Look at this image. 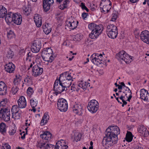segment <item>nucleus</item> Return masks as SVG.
Returning <instances> with one entry per match:
<instances>
[{
  "label": "nucleus",
  "mask_w": 149,
  "mask_h": 149,
  "mask_svg": "<svg viewBox=\"0 0 149 149\" xmlns=\"http://www.w3.org/2000/svg\"><path fill=\"white\" fill-rule=\"evenodd\" d=\"M126 141L128 142H131L132 140L133 136L132 133L130 132H127L125 137Z\"/></svg>",
  "instance_id": "nucleus-39"
},
{
  "label": "nucleus",
  "mask_w": 149,
  "mask_h": 149,
  "mask_svg": "<svg viewBox=\"0 0 149 149\" xmlns=\"http://www.w3.org/2000/svg\"><path fill=\"white\" fill-rule=\"evenodd\" d=\"M17 86H15V87H13L11 90V93L13 94H15L17 91H18L19 88Z\"/></svg>",
  "instance_id": "nucleus-51"
},
{
  "label": "nucleus",
  "mask_w": 149,
  "mask_h": 149,
  "mask_svg": "<svg viewBox=\"0 0 149 149\" xmlns=\"http://www.w3.org/2000/svg\"><path fill=\"white\" fill-rule=\"evenodd\" d=\"M12 118L15 119H18L20 118L21 117V113L20 112L13 113Z\"/></svg>",
  "instance_id": "nucleus-44"
},
{
  "label": "nucleus",
  "mask_w": 149,
  "mask_h": 149,
  "mask_svg": "<svg viewBox=\"0 0 149 149\" xmlns=\"http://www.w3.org/2000/svg\"><path fill=\"white\" fill-rule=\"evenodd\" d=\"M96 55L98 56V59L101 60L102 61H103L102 60L103 57L102 54H96Z\"/></svg>",
  "instance_id": "nucleus-58"
},
{
  "label": "nucleus",
  "mask_w": 149,
  "mask_h": 149,
  "mask_svg": "<svg viewBox=\"0 0 149 149\" xmlns=\"http://www.w3.org/2000/svg\"><path fill=\"white\" fill-rule=\"evenodd\" d=\"M54 3L53 0H44L43 3V6L44 10L47 12L50 9V7Z\"/></svg>",
  "instance_id": "nucleus-19"
},
{
  "label": "nucleus",
  "mask_w": 149,
  "mask_h": 149,
  "mask_svg": "<svg viewBox=\"0 0 149 149\" xmlns=\"http://www.w3.org/2000/svg\"><path fill=\"white\" fill-rule=\"evenodd\" d=\"M117 18V15L116 14L113 13L112 15L111 20L115 21Z\"/></svg>",
  "instance_id": "nucleus-57"
},
{
  "label": "nucleus",
  "mask_w": 149,
  "mask_h": 149,
  "mask_svg": "<svg viewBox=\"0 0 149 149\" xmlns=\"http://www.w3.org/2000/svg\"><path fill=\"white\" fill-rule=\"evenodd\" d=\"M14 56V53L11 50H9L7 52L6 54L7 57L8 58L11 59Z\"/></svg>",
  "instance_id": "nucleus-45"
},
{
  "label": "nucleus",
  "mask_w": 149,
  "mask_h": 149,
  "mask_svg": "<svg viewBox=\"0 0 149 149\" xmlns=\"http://www.w3.org/2000/svg\"><path fill=\"white\" fill-rule=\"evenodd\" d=\"M7 93V87L3 81H0V95H4Z\"/></svg>",
  "instance_id": "nucleus-27"
},
{
  "label": "nucleus",
  "mask_w": 149,
  "mask_h": 149,
  "mask_svg": "<svg viewBox=\"0 0 149 149\" xmlns=\"http://www.w3.org/2000/svg\"><path fill=\"white\" fill-rule=\"evenodd\" d=\"M6 125L3 123L0 124V132L2 134L6 133Z\"/></svg>",
  "instance_id": "nucleus-41"
},
{
  "label": "nucleus",
  "mask_w": 149,
  "mask_h": 149,
  "mask_svg": "<svg viewBox=\"0 0 149 149\" xmlns=\"http://www.w3.org/2000/svg\"><path fill=\"white\" fill-rule=\"evenodd\" d=\"M60 75L64 77V79H65L66 80H68L69 81L72 82V81H73L72 79V77L71 76V74L69 73V72H66Z\"/></svg>",
  "instance_id": "nucleus-31"
},
{
  "label": "nucleus",
  "mask_w": 149,
  "mask_h": 149,
  "mask_svg": "<svg viewBox=\"0 0 149 149\" xmlns=\"http://www.w3.org/2000/svg\"><path fill=\"white\" fill-rule=\"evenodd\" d=\"M53 89L56 95H57L58 94H60L64 91H66L59 80L58 79L56 80L55 81Z\"/></svg>",
  "instance_id": "nucleus-9"
},
{
  "label": "nucleus",
  "mask_w": 149,
  "mask_h": 149,
  "mask_svg": "<svg viewBox=\"0 0 149 149\" xmlns=\"http://www.w3.org/2000/svg\"><path fill=\"white\" fill-rule=\"evenodd\" d=\"M34 20L36 26L38 27H40L42 25V18L40 15L37 14L34 15Z\"/></svg>",
  "instance_id": "nucleus-26"
},
{
  "label": "nucleus",
  "mask_w": 149,
  "mask_h": 149,
  "mask_svg": "<svg viewBox=\"0 0 149 149\" xmlns=\"http://www.w3.org/2000/svg\"><path fill=\"white\" fill-rule=\"evenodd\" d=\"M64 77L62 75H60L59 77V80L61 83L62 86L65 89L66 91L68 90V88H69L71 85L72 82L68 81V80H65L64 79Z\"/></svg>",
  "instance_id": "nucleus-17"
},
{
  "label": "nucleus",
  "mask_w": 149,
  "mask_h": 149,
  "mask_svg": "<svg viewBox=\"0 0 149 149\" xmlns=\"http://www.w3.org/2000/svg\"><path fill=\"white\" fill-rule=\"evenodd\" d=\"M93 6L92 7V8H91V10H92V11H94V10H95V7H96V6H95L94 5V4H93Z\"/></svg>",
  "instance_id": "nucleus-61"
},
{
  "label": "nucleus",
  "mask_w": 149,
  "mask_h": 149,
  "mask_svg": "<svg viewBox=\"0 0 149 149\" xmlns=\"http://www.w3.org/2000/svg\"><path fill=\"white\" fill-rule=\"evenodd\" d=\"M131 57L127 54L125 51L122 50L120 51L117 54L116 58L119 61L122 62L124 61L126 63H129L132 59Z\"/></svg>",
  "instance_id": "nucleus-6"
},
{
  "label": "nucleus",
  "mask_w": 149,
  "mask_h": 149,
  "mask_svg": "<svg viewBox=\"0 0 149 149\" xmlns=\"http://www.w3.org/2000/svg\"><path fill=\"white\" fill-rule=\"evenodd\" d=\"M99 107V104L97 101L95 100H91L88 103L87 108L88 111L92 113L96 112Z\"/></svg>",
  "instance_id": "nucleus-7"
},
{
  "label": "nucleus",
  "mask_w": 149,
  "mask_h": 149,
  "mask_svg": "<svg viewBox=\"0 0 149 149\" xmlns=\"http://www.w3.org/2000/svg\"><path fill=\"white\" fill-rule=\"evenodd\" d=\"M10 146L7 143H3L1 149H10Z\"/></svg>",
  "instance_id": "nucleus-52"
},
{
  "label": "nucleus",
  "mask_w": 149,
  "mask_h": 149,
  "mask_svg": "<svg viewBox=\"0 0 149 149\" xmlns=\"http://www.w3.org/2000/svg\"><path fill=\"white\" fill-rule=\"evenodd\" d=\"M139 0H130V2L132 3H135L137 2Z\"/></svg>",
  "instance_id": "nucleus-62"
},
{
  "label": "nucleus",
  "mask_w": 149,
  "mask_h": 149,
  "mask_svg": "<svg viewBox=\"0 0 149 149\" xmlns=\"http://www.w3.org/2000/svg\"><path fill=\"white\" fill-rule=\"evenodd\" d=\"M111 8V5H103L102 9V12L104 13H107Z\"/></svg>",
  "instance_id": "nucleus-38"
},
{
  "label": "nucleus",
  "mask_w": 149,
  "mask_h": 149,
  "mask_svg": "<svg viewBox=\"0 0 149 149\" xmlns=\"http://www.w3.org/2000/svg\"><path fill=\"white\" fill-rule=\"evenodd\" d=\"M68 148L65 141L63 140L58 141L56 143L54 149H67Z\"/></svg>",
  "instance_id": "nucleus-15"
},
{
  "label": "nucleus",
  "mask_w": 149,
  "mask_h": 149,
  "mask_svg": "<svg viewBox=\"0 0 149 149\" xmlns=\"http://www.w3.org/2000/svg\"><path fill=\"white\" fill-rule=\"evenodd\" d=\"M40 136L42 139L43 142H48L50 140L52 134L50 132L47 131L40 135Z\"/></svg>",
  "instance_id": "nucleus-23"
},
{
  "label": "nucleus",
  "mask_w": 149,
  "mask_h": 149,
  "mask_svg": "<svg viewBox=\"0 0 149 149\" xmlns=\"http://www.w3.org/2000/svg\"><path fill=\"white\" fill-rule=\"evenodd\" d=\"M78 23V21L72 19V20L67 21L65 26L68 27L70 29L73 30L77 27Z\"/></svg>",
  "instance_id": "nucleus-25"
},
{
  "label": "nucleus",
  "mask_w": 149,
  "mask_h": 149,
  "mask_svg": "<svg viewBox=\"0 0 149 149\" xmlns=\"http://www.w3.org/2000/svg\"><path fill=\"white\" fill-rule=\"evenodd\" d=\"M102 4L103 5H111V3L109 0H102L100 5Z\"/></svg>",
  "instance_id": "nucleus-43"
},
{
  "label": "nucleus",
  "mask_w": 149,
  "mask_h": 149,
  "mask_svg": "<svg viewBox=\"0 0 149 149\" xmlns=\"http://www.w3.org/2000/svg\"><path fill=\"white\" fill-rule=\"evenodd\" d=\"M107 33L110 38L112 39L116 38L118 33L117 27L113 24L109 25L107 28Z\"/></svg>",
  "instance_id": "nucleus-5"
},
{
  "label": "nucleus",
  "mask_w": 149,
  "mask_h": 149,
  "mask_svg": "<svg viewBox=\"0 0 149 149\" xmlns=\"http://www.w3.org/2000/svg\"><path fill=\"white\" fill-rule=\"evenodd\" d=\"M140 37L141 40L147 44H149V32L147 30L142 31Z\"/></svg>",
  "instance_id": "nucleus-11"
},
{
  "label": "nucleus",
  "mask_w": 149,
  "mask_h": 149,
  "mask_svg": "<svg viewBox=\"0 0 149 149\" xmlns=\"http://www.w3.org/2000/svg\"><path fill=\"white\" fill-rule=\"evenodd\" d=\"M34 58V57L31 52H29L28 53L26 58V61L27 62H29V63L28 65V69H29L30 68L32 67L33 65L34 64V62L33 60Z\"/></svg>",
  "instance_id": "nucleus-14"
},
{
  "label": "nucleus",
  "mask_w": 149,
  "mask_h": 149,
  "mask_svg": "<svg viewBox=\"0 0 149 149\" xmlns=\"http://www.w3.org/2000/svg\"><path fill=\"white\" fill-rule=\"evenodd\" d=\"M41 43L40 41H36L32 44L31 50L33 52L36 53L39 52L41 47Z\"/></svg>",
  "instance_id": "nucleus-12"
},
{
  "label": "nucleus",
  "mask_w": 149,
  "mask_h": 149,
  "mask_svg": "<svg viewBox=\"0 0 149 149\" xmlns=\"http://www.w3.org/2000/svg\"><path fill=\"white\" fill-rule=\"evenodd\" d=\"M7 13V10L3 6H0V18H3L5 16Z\"/></svg>",
  "instance_id": "nucleus-34"
},
{
  "label": "nucleus",
  "mask_w": 149,
  "mask_h": 149,
  "mask_svg": "<svg viewBox=\"0 0 149 149\" xmlns=\"http://www.w3.org/2000/svg\"><path fill=\"white\" fill-rule=\"evenodd\" d=\"M135 148L136 149H143L141 148V145L140 144H137L135 147Z\"/></svg>",
  "instance_id": "nucleus-60"
},
{
  "label": "nucleus",
  "mask_w": 149,
  "mask_h": 149,
  "mask_svg": "<svg viewBox=\"0 0 149 149\" xmlns=\"http://www.w3.org/2000/svg\"><path fill=\"white\" fill-rule=\"evenodd\" d=\"M18 106L21 109L25 108L26 106V102L23 96H21L17 100Z\"/></svg>",
  "instance_id": "nucleus-20"
},
{
  "label": "nucleus",
  "mask_w": 149,
  "mask_h": 149,
  "mask_svg": "<svg viewBox=\"0 0 149 149\" xmlns=\"http://www.w3.org/2000/svg\"><path fill=\"white\" fill-rule=\"evenodd\" d=\"M7 36L8 38L11 39L15 37V35L13 32L11 30L8 32L7 34Z\"/></svg>",
  "instance_id": "nucleus-47"
},
{
  "label": "nucleus",
  "mask_w": 149,
  "mask_h": 149,
  "mask_svg": "<svg viewBox=\"0 0 149 149\" xmlns=\"http://www.w3.org/2000/svg\"><path fill=\"white\" fill-rule=\"evenodd\" d=\"M80 6L83 10H85L87 12H88L89 10L87 7L85 6L84 4L83 3H81L80 5Z\"/></svg>",
  "instance_id": "nucleus-56"
},
{
  "label": "nucleus",
  "mask_w": 149,
  "mask_h": 149,
  "mask_svg": "<svg viewBox=\"0 0 149 149\" xmlns=\"http://www.w3.org/2000/svg\"><path fill=\"white\" fill-rule=\"evenodd\" d=\"M58 108L61 111H66L68 108L67 102L65 99L62 98L58 100L57 103Z\"/></svg>",
  "instance_id": "nucleus-10"
},
{
  "label": "nucleus",
  "mask_w": 149,
  "mask_h": 149,
  "mask_svg": "<svg viewBox=\"0 0 149 149\" xmlns=\"http://www.w3.org/2000/svg\"><path fill=\"white\" fill-rule=\"evenodd\" d=\"M140 98L141 99L146 102H149V94L148 91L144 89L140 90Z\"/></svg>",
  "instance_id": "nucleus-18"
},
{
  "label": "nucleus",
  "mask_w": 149,
  "mask_h": 149,
  "mask_svg": "<svg viewBox=\"0 0 149 149\" xmlns=\"http://www.w3.org/2000/svg\"><path fill=\"white\" fill-rule=\"evenodd\" d=\"M21 77L19 75H16V78L14 79L13 81L14 84L18 86L21 82Z\"/></svg>",
  "instance_id": "nucleus-40"
},
{
  "label": "nucleus",
  "mask_w": 149,
  "mask_h": 149,
  "mask_svg": "<svg viewBox=\"0 0 149 149\" xmlns=\"http://www.w3.org/2000/svg\"><path fill=\"white\" fill-rule=\"evenodd\" d=\"M82 36L79 34H77L75 36L73 40L76 41H79L82 39Z\"/></svg>",
  "instance_id": "nucleus-48"
},
{
  "label": "nucleus",
  "mask_w": 149,
  "mask_h": 149,
  "mask_svg": "<svg viewBox=\"0 0 149 149\" xmlns=\"http://www.w3.org/2000/svg\"><path fill=\"white\" fill-rule=\"evenodd\" d=\"M116 100L118 101V102L120 103L121 104H122V102L120 101L119 100V98L118 97H116Z\"/></svg>",
  "instance_id": "nucleus-63"
},
{
  "label": "nucleus",
  "mask_w": 149,
  "mask_h": 149,
  "mask_svg": "<svg viewBox=\"0 0 149 149\" xmlns=\"http://www.w3.org/2000/svg\"><path fill=\"white\" fill-rule=\"evenodd\" d=\"M49 116L46 113L44 114L40 122L41 125H43L47 122V121L49 119Z\"/></svg>",
  "instance_id": "nucleus-36"
},
{
  "label": "nucleus",
  "mask_w": 149,
  "mask_h": 149,
  "mask_svg": "<svg viewBox=\"0 0 149 149\" xmlns=\"http://www.w3.org/2000/svg\"><path fill=\"white\" fill-rule=\"evenodd\" d=\"M120 133V130L117 126H112L107 128L105 132L106 136L103 141V143L108 147L111 146L117 143V136Z\"/></svg>",
  "instance_id": "nucleus-1"
},
{
  "label": "nucleus",
  "mask_w": 149,
  "mask_h": 149,
  "mask_svg": "<svg viewBox=\"0 0 149 149\" xmlns=\"http://www.w3.org/2000/svg\"><path fill=\"white\" fill-rule=\"evenodd\" d=\"M88 13H84L82 14L81 16L83 19H85L88 16Z\"/></svg>",
  "instance_id": "nucleus-59"
},
{
  "label": "nucleus",
  "mask_w": 149,
  "mask_h": 149,
  "mask_svg": "<svg viewBox=\"0 0 149 149\" xmlns=\"http://www.w3.org/2000/svg\"><path fill=\"white\" fill-rule=\"evenodd\" d=\"M30 103L31 106L32 108L31 110V111H33V112H35L36 111V109L35 107L37 106V101L36 99H31L30 100Z\"/></svg>",
  "instance_id": "nucleus-32"
},
{
  "label": "nucleus",
  "mask_w": 149,
  "mask_h": 149,
  "mask_svg": "<svg viewBox=\"0 0 149 149\" xmlns=\"http://www.w3.org/2000/svg\"><path fill=\"white\" fill-rule=\"evenodd\" d=\"M16 128L15 127H11L10 130L9 131V134L12 135L14 134L16 132Z\"/></svg>",
  "instance_id": "nucleus-50"
},
{
  "label": "nucleus",
  "mask_w": 149,
  "mask_h": 149,
  "mask_svg": "<svg viewBox=\"0 0 149 149\" xmlns=\"http://www.w3.org/2000/svg\"><path fill=\"white\" fill-rule=\"evenodd\" d=\"M121 86H124L126 88L124 91L123 92V94L119 97V99L123 102V103L122 105L123 107L127 104V102L125 100L126 99L125 97L127 98V101H130V100L132 97V93L131 91L128 87H126L123 82H121L120 83Z\"/></svg>",
  "instance_id": "nucleus-3"
},
{
  "label": "nucleus",
  "mask_w": 149,
  "mask_h": 149,
  "mask_svg": "<svg viewBox=\"0 0 149 149\" xmlns=\"http://www.w3.org/2000/svg\"><path fill=\"white\" fill-rule=\"evenodd\" d=\"M31 77L29 76H27V77L25 78L24 80V82L27 83H30L31 82Z\"/></svg>",
  "instance_id": "nucleus-55"
},
{
  "label": "nucleus",
  "mask_w": 149,
  "mask_h": 149,
  "mask_svg": "<svg viewBox=\"0 0 149 149\" xmlns=\"http://www.w3.org/2000/svg\"><path fill=\"white\" fill-rule=\"evenodd\" d=\"M42 68L39 67L38 65H35L32 68V75L35 77L40 75L43 72Z\"/></svg>",
  "instance_id": "nucleus-13"
},
{
  "label": "nucleus",
  "mask_w": 149,
  "mask_h": 149,
  "mask_svg": "<svg viewBox=\"0 0 149 149\" xmlns=\"http://www.w3.org/2000/svg\"><path fill=\"white\" fill-rule=\"evenodd\" d=\"M14 17L13 22L14 23L17 25H20L21 24L22 21V17L21 15L15 14Z\"/></svg>",
  "instance_id": "nucleus-30"
},
{
  "label": "nucleus",
  "mask_w": 149,
  "mask_h": 149,
  "mask_svg": "<svg viewBox=\"0 0 149 149\" xmlns=\"http://www.w3.org/2000/svg\"><path fill=\"white\" fill-rule=\"evenodd\" d=\"M31 10L29 8L25 7L23 8V13L26 15H28L31 12Z\"/></svg>",
  "instance_id": "nucleus-49"
},
{
  "label": "nucleus",
  "mask_w": 149,
  "mask_h": 149,
  "mask_svg": "<svg viewBox=\"0 0 149 149\" xmlns=\"http://www.w3.org/2000/svg\"><path fill=\"white\" fill-rule=\"evenodd\" d=\"M8 102V100L6 99H4L0 103V106L1 107H3L6 106Z\"/></svg>",
  "instance_id": "nucleus-46"
},
{
  "label": "nucleus",
  "mask_w": 149,
  "mask_h": 149,
  "mask_svg": "<svg viewBox=\"0 0 149 149\" xmlns=\"http://www.w3.org/2000/svg\"><path fill=\"white\" fill-rule=\"evenodd\" d=\"M53 52L50 48L44 49L42 52L41 56L44 60L47 62V64L52 63L54 60V58L52 55Z\"/></svg>",
  "instance_id": "nucleus-4"
},
{
  "label": "nucleus",
  "mask_w": 149,
  "mask_h": 149,
  "mask_svg": "<svg viewBox=\"0 0 149 149\" xmlns=\"http://www.w3.org/2000/svg\"><path fill=\"white\" fill-rule=\"evenodd\" d=\"M78 86L79 87L82 88L84 90H86L88 86H90V85L89 83L87 82L81 81L79 82Z\"/></svg>",
  "instance_id": "nucleus-33"
},
{
  "label": "nucleus",
  "mask_w": 149,
  "mask_h": 149,
  "mask_svg": "<svg viewBox=\"0 0 149 149\" xmlns=\"http://www.w3.org/2000/svg\"><path fill=\"white\" fill-rule=\"evenodd\" d=\"M10 111L9 109L2 108L0 110V119L5 121H9L10 119Z\"/></svg>",
  "instance_id": "nucleus-8"
},
{
  "label": "nucleus",
  "mask_w": 149,
  "mask_h": 149,
  "mask_svg": "<svg viewBox=\"0 0 149 149\" xmlns=\"http://www.w3.org/2000/svg\"><path fill=\"white\" fill-rule=\"evenodd\" d=\"M15 66L11 62L6 64L5 66V70L6 71L9 73H13L15 70Z\"/></svg>",
  "instance_id": "nucleus-22"
},
{
  "label": "nucleus",
  "mask_w": 149,
  "mask_h": 149,
  "mask_svg": "<svg viewBox=\"0 0 149 149\" xmlns=\"http://www.w3.org/2000/svg\"><path fill=\"white\" fill-rule=\"evenodd\" d=\"M81 0H74V1L76 3H78L81 1Z\"/></svg>",
  "instance_id": "nucleus-64"
},
{
  "label": "nucleus",
  "mask_w": 149,
  "mask_h": 149,
  "mask_svg": "<svg viewBox=\"0 0 149 149\" xmlns=\"http://www.w3.org/2000/svg\"><path fill=\"white\" fill-rule=\"evenodd\" d=\"M96 55V54H94L91 56V60L94 64L97 65L102 63L103 61H102L98 59V56Z\"/></svg>",
  "instance_id": "nucleus-24"
},
{
  "label": "nucleus",
  "mask_w": 149,
  "mask_h": 149,
  "mask_svg": "<svg viewBox=\"0 0 149 149\" xmlns=\"http://www.w3.org/2000/svg\"><path fill=\"white\" fill-rule=\"evenodd\" d=\"M49 25V24H47L43 26V31L46 34H48L50 33L51 30V27Z\"/></svg>",
  "instance_id": "nucleus-35"
},
{
  "label": "nucleus",
  "mask_w": 149,
  "mask_h": 149,
  "mask_svg": "<svg viewBox=\"0 0 149 149\" xmlns=\"http://www.w3.org/2000/svg\"><path fill=\"white\" fill-rule=\"evenodd\" d=\"M14 15L12 12H9L6 15L5 20L8 24L13 22Z\"/></svg>",
  "instance_id": "nucleus-29"
},
{
  "label": "nucleus",
  "mask_w": 149,
  "mask_h": 149,
  "mask_svg": "<svg viewBox=\"0 0 149 149\" xmlns=\"http://www.w3.org/2000/svg\"><path fill=\"white\" fill-rule=\"evenodd\" d=\"M19 107H17V105H14L13 106L12 108L11 109V111L13 113H14L17 112H19Z\"/></svg>",
  "instance_id": "nucleus-42"
},
{
  "label": "nucleus",
  "mask_w": 149,
  "mask_h": 149,
  "mask_svg": "<svg viewBox=\"0 0 149 149\" xmlns=\"http://www.w3.org/2000/svg\"><path fill=\"white\" fill-rule=\"evenodd\" d=\"M88 28L92 31L91 33L89 35V36L92 39L97 38L102 33L103 29L102 25H97L94 23L89 24Z\"/></svg>",
  "instance_id": "nucleus-2"
},
{
  "label": "nucleus",
  "mask_w": 149,
  "mask_h": 149,
  "mask_svg": "<svg viewBox=\"0 0 149 149\" xmlns=\"http://www.w3.org/2000/svg\"><path fill=\"white\" fill-rule=\"evenodd\" d=\"M82 106L79 102H75L73 107V111L77 114H80L82 112Z\"/></svg>",
  "instance_id": "nucleus-16"
},
{
  "label": "nucleus",
  "mask_w": 149,
  "mask_h": 149,
  "mask_svg": "<svg viewBox=\"0 0 149 149\" xmlns=\"http://www.w3.org/2000/svg\"><path fill=\"white\" fill-rule=\"evenodd\" d=\"M26 92L27 94L30 96L33 94V89L29 87L27 89Z\"/></svg>",
  "instance_id": "nucleus-54"
},
{
  "label": "nucleus",
  "mask_w": 149,
  "mask_h": 149,
  "mask_svg": "<svg viewBox=\"0 0 149 149\" xmlns=\"http://www.w3.org/2000/svg\"><path fill=\"white\" fill-rule=\"evenodd\" d=\"M81 139V135L79 133H77L75 134V140L77 142L80 141Z\"/></svg>",
  "instance_id": "nucleus-53"
},
{
  "label": "nucleus",
  "mask_w": 149,
  "mask_h": 149,
  "mask_svg": "<svg viewBox=\"0 0 149 149\" xmlns=\"http://www.w3.org/2000/svg\"><path fill=\"white\" fill-rule=\"evenodd\" d=\"M70 2V0H65L59 6V8L61 10H63L66 8L67 5Z\"/></svg>",
  "instance_id": "nucleus-37"
},
{
  "label": "nucleus",
  "mask_w": 149,
  "mask_h": 149,
  "mask_svg": "<svg viewBox=\"0 0 149 149\" xmlns=\"http://www.w3.org/2000/svg\"><path fill=\"white\" fill-rule=\"evenodd\" d=\"M47 142L42 141L40 143V148L41 149H53L54 146L53 145L49 144Z\"/></svg>",
  "instance_id": "nucleus-28"
},
{
  "label": "nucleus",
  "mask_w": 149,
  "mask_h": 149,
  "mask_svg": "<svg viewBox=\"0 0 149 149\" xmlns=\"http://www.w3.org/2000/svg\"><path fill=\"white\" fill-rule=\"evenodd\" d=\"M138 131L141 135L144 137L147 136L148 135V131L147 128L143 125H140L139 126Z\"/></svg>",
  "instance_id": "nucleus-21"
}]
</instances>
